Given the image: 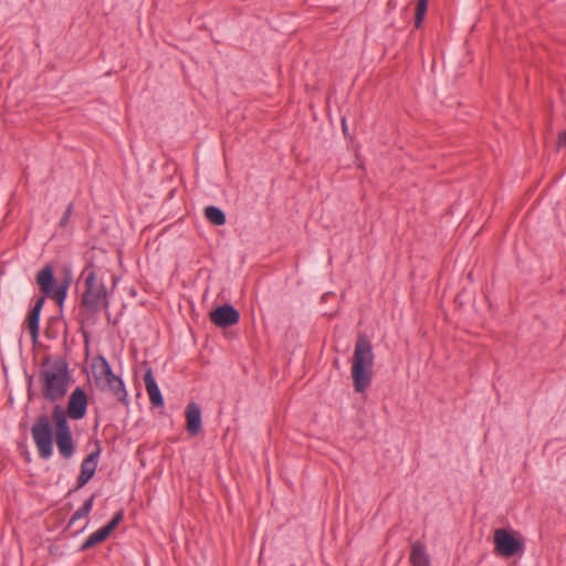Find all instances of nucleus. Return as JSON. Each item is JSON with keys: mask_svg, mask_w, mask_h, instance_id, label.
<instances>
[{"mask_svg": "<svg viewBox=\"0 0 566 566\" xmlns=\"http://www.w3.org/2000/svg\"><path fill=\"white\" fill-rule=\"evenodd\" d=\"M87 407L88 395L77 386L71 392L65 409L55 405L51 419L46 415L35 418L31 433L41 459L48 460L52 457L54 442L62 458L73 457L76 448L69 419L82 420L87 413Z\"/></svg>", "mask_w": 566, "mask_h": 566, "instance_id": "1", "label": "nucleus"}, {"mask_svg": "<svg viewBox=\"0 0 566 566\" xmlns=\"http://www.w3.org/2000/svg\"><path fill=\"white\" fill-rule=\"evenodd\" d=\"M72 375L69 368L66 356H56L53 360L51 355H45L40 364L39 382L42 397L55 402L65 397L69 390Z\"/></svg>", "mask_w": 566, "mask_h": 566, "instance_id": "2", "label": "nucleus"}, {"mask_svg": "<svg viewBox=\"0 0 566 566\" xmlns=\"http://www.w3.org/2000/svg\"><path fill=\"white\" fill-rule=\"evenodd\" d=\"M72 282L73 273L71 265L63 264L59 269L57 280L53 264H45L35 275V283L42 295L35 298L30 310L41 313L46 298L54 300L59 306H62Z\"/></svg>", "mask_w": 566, "mask_h": 566, "instance_id": "3", "label": "nucleus"}, {"mask_svg": "<svg viewBox=\"0 0 566 566\" xmlns=\"http://www.w3.org/2000/svg\"><path fill=\"white\" fill-rule=\"evenodd\" d=\"M82 275L85 276V287L81 296V307L86 313V319L94 324L101 308L109 307L108 292L104 280L97 277L93 261L85 265Z\"/></svg>", "mask_w": 566, "mask_h": 566, "instance_id": "4", "label": "nucleus"}, {"mask_svg": "<svg viewBox=\"0 0 566 566\" xmlns=\"http://www.w3.org/2000/svg\"><path fill=\"white\" fill-rule=\"evenodd\" d=\"M374 358L368 335L358 334L352 363V378L356 392H364L370 386L374 376Z\"/></svg>", "mask_w": 566, "mask_h": 566, "instance_id": "5", "label": "nucleus"}, {"mask_svg": "<svg viewBox=\"0 0 566 566\" xmlns=\"http://www.w3.org/2000/svg\"><path fill=\"white\" fill-rule=\"evenodd\" d=\"M92 374L96 387L102 390H108L124 406L129 405L128 394L122 377L115 375L108 360L98 355L93 358Z\"/></svg>", "mask_w": 566, "mask_h": 566, "instance_id": "6", "label": "nucleus"}, {"mask_svg": "<svg viewBox=\"0 0 566 566\" xmlns=\"http://www.w3.org/2000/svg\"><path fill=\"white\" fill-rule=\"evenodd\" d=\"M493 541L495 553L505 558L522 554L524 551L523 537L512 530H495Z\"/></svg>", "mask_w": 566, "mask_h": 566, "instance_id": "7", "label": "nucleus"}, {"mask_svg": "<svg viewBox=\"0 0 566 566\" xmlns=\"http://www.w3.org/2000/svg\"><path fill=\"white\" fill-rule=\"evenodd\" d=\"M94 444L95 449L82 461L81 471L76 479L75 486L69 491V495L84 488L94 476L98 465V458L102 452V443L96 439Z\"/></svg>", "mask_w": 566, "mask_h": 566, "instance_id": "8", "label": "nucleus"}, {"mask_svg": "<svg viewBox=\"0 0 566 566\" xmlns=\"http://www.w3.org/2000/svg\"><path fill=\"white\" fill-rule=\"evenodd\" d=\"M209 318L216 326L227 328L240 321V312L231 304H223L212 310Z\"/></svg>", "mask_w": 566, "mask_h": 566, "instance_id": "9", "label": "nucleus"}, {"mask_svg": "<svg viewBox=\"0 0 566 566\" xmlns=\"http://www.w3.org/2000/svg\"><path fill=\"white\" fill-rule=\"evenodd\" d=\"M186 430L191 437L198 436L202 430V416L200 406L191 401L185 410Z\"/></svg>", "mask_w": 566, "mask_h": 566, "instance_id": "10", "label": "nucleus"}, {"mask_svg": "<svg viewBox=\"0 0 566 566\" xmlns=\"http://www.w3.org/2000/svg\"><path fill=\"white\" fill-rule=\"evenodd\" d=\"M147 368L144 375V382L146 387V391L149 396L150 403L154 407H163L165 401L164 397L160 392V389L156 382V379L153 374L151 367L147 366V363L144 364Z\"/></svg>", "mask_w": 566, "mask_h": 566, "instance_id": "11", "label": "nucleus"}, {"mask_svg": "<svg viewBox=\"0 0 566 566\" xmlns=\"http://www.w3.org/2000/svg\"><path fill=\"white\" fill-rule=\"evenodd\" d=\"M409 562L411 566H430V557L422 542L416 541L411 544Z\"/></svg>", "mask_w": 566, "mask_h": 566, "instance_id": "12", "label": "nucleus"}, {"mask_svg": "<svg viewBox=\"0 0 566 566\" xmlns=\"http://www.w3.org/2000/svg\"><path fill=\"white\" fill-rule=\"evenodd\" d=\"M40 316L41 313L38 311L30 310L28 312L27 318H25V326L29 331L32 345L40 346L41 343L39 342L40 336Z\"/></svg>", "mask_w": 566, "mask_h": 566, "instance_id": "13", "label": "nucleus"}, {"mask_svg": "<svg viewBox=\"0 0 566 566\" xmlns=\"http://www.w3.org/2000/svg\"><path fill=\"white\" fill-rule=\"evenodd\" d=\"M111 534L102 526L99 530L91 534L80 547V552H86L96 545L105 542Z\"/></svg>", "mask_w": 566, "mask_h": 566, "instance_id": "14", "label": "nucleus"}, {"mask_svg": "<svg viewBox=\"0 0 566 566\" xmlns=\"http://www.w3.org/2000/svg\"><path fill=\"white\" fill-rule=\"evenodd\" d=\"M206 219L213 226H223L227 221L226 213L216 206H208L205 208Z\"/></svg>", "mask_w": 566, "mask_h": 566, "instance_id": "15", "label": "nucleus"}, {"mask_svg": "<svg viewBox=\"0 0 566 566\" xmlns=\"http://www.w3.org/2000/svg\"><path fill=\"white\" fill-rule=\"evenodd\" d=\"M429 0H418L415 12V28L419 29L426 18Z\"/></svg>", "mask_w": 566, "mask_h": 566, "instance_id": "16", "label": "nucleus"}, {"mask_svg": "<svg viewBox=\"0 0 566 566\" xmlns=\"http://www.w3.org/2000/svg\"><path fill=\"white\" fill-rule=\"evenodd\" d=\"M124 510L120 509L119 511H117L113 517L111 518V521L105 524L103 527L109 533L112 534L116 528L117 526L120 524V522L124 520Z\"/></svg>", "mask_w": 566, "mask_h": 566, "instance_id": "17", "label": "nucleus"}, {"mask_svg": "<svg viewBox=\"0 0 566 566\" xmlns=\"http://www.w3.org/2000/svg\"><path fill=\"white\" fill-rule=\"evenodd\" d=\"M59 325V318L51 317L44 329V336L49 339H55L59 335L56 326Z\"/></svg>", "mask_w": 566, "mask_h": 566, "instance_id": "18", "label": "nucleus"}, {"mask_svg": "<svg viewBox=\"0 0 566 566\" xmlns=\"http://www.w3.org/2000/svg\"><path fill=\"white\" fill-rule=\"evenodd\" d=\"M73 207H74V203L73 202H70L60 220V227L62 228H65L70 221V218L72 216V212H73Z\"/></svg>", "mask_w": 566, "mask_h": 566, "instance_id": "19", "label": "nucleus"}, {"mask_svg": "<svg viewBox=\"0 0 566 566\" xmlns=\"http://www.w3.org/2000/svg\"><path fill=\"white\" fill-rule=\"evenodd\" d=\"M90 514L86 513L84 510H82L81 507L71 516L70 521H69V524H67V527L66 528H70L77 520L80 518H84V517H87Z\"/></svg>", "mask_w": 566, "mask_h": 566, "instance_id": "20", "label": "nucleus"}, {"mask_svg": "<svg viewBox=\"0 0 566 566\" xmlns=\"http://www.w3.org/2000/svg\"><path fill=\"white\" fill-rule=\"evenodd\" d=\"M33 376L28 375L27 376V397L29 401H32L34 399V391H33Z\"/></svg>", "mask_w": 566, "mask_h": 566, "instance_id": "21", "label": "nucleus"}, {"mask_svg": "<svg viewBox=\"0 0 566 566\" xmlns=\"http://www.w3.org/2000/svg\"><path fill=\"white\" fill-rule=\"evenodd\" d=\"M96 499V494L93 493L84 503L83 505L81 506L82 510H84L86 513H91L92 509H93V504H94V501Z\"/></svg>", "mask_w": 566, "mask_h": 566, "instance_id": "22", "label": "nucleus"}, {"mask_svg": "<svg viewBox=\"0 0 566 566\" xmlns=\"http://www.w3.org/2000/svg\"><path fill=\"white\" fill-rule=\"evenodd\" d=\"M342 132L346 138L352 139L345 116L342 117Z\"/></svg>", "mask_w": 566, "mask_h": 566, "instance_id": "23", "label": "nucleus"}, {"mask_svg": "<svg viewBox=\"0 0 566 566\" xmlns=\"http://www.w3.org/2000/svg\"><path fill=\"white\" fill-rule=\"evenodd\" d=\"M557 147L558 148L566 147V130H563L562 133H559L558 139H557Z\"/></svg>", "mask_w": 566, "mask_h": 566, "instance_id": "24", "label": "nucleus"}, {"mask_svg": "<svg viewBox=\"0 0 566 566\" xmlns=\"http://www.w3.org/2000/svg\"><path fill=\"white\" fill-rule=\"evenodd\" d=\"M396 7H397V1H396V0H389V1H388V3H387V8H388L389 10H394V9H396Z\"/></svg>", "mask_w": 566, "mask_h": 566, "instance_id": "25", "label": "nucleus"}, {"mask_svg": "<svg viewBox=\"0 0 566 566\" xmlns=\"http://www.w3.org/2000/svg\"><path fill=\"white\" fill-rule=\"evenodd\" d=\"M83 337L85 339L86 350L88 352V334L86 332H84V331H83Z\"/></svg>", "mask_w": 566, "mask_h": 566, "instance_id": "26", "label": "nucleus"}]
</instances>
